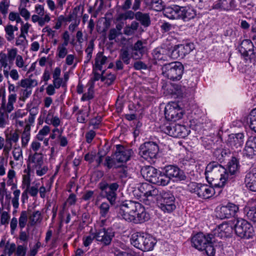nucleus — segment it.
Listing matches in <instances>:
<instances>
[{
	"mask_svg": "<svg viewBox=\"0 0 256 256\" xmlns=\"http://www.w3.org/2000/svg\"><path fill=\"white\" fill-rule=\"evenodd\" d=\"M41 219V214L39 211L34 212L29 216L30 222L31 225H34Z\"/></svg>",
	"mask_w": 256,
	"mask_h": 256,
	"instance_id": "5fc2aeb1",
	"label": "nucleus"
},
{
	"mask_svg": "<svg viewBox=\"0 0 256 256\" xmlns=\"http://www.w3.org/2000/svg\"><path fill=\"white\" fill-rule=\"evenodd\" d=\"M184 67L179 62L166 64L162 68V74L164 76L172 80H179L184 73Z\"/></svg>",
	"mask_w": 256,
	"mask_h": 256,
	"instance_id": "39448f33",
	"label": "nucleus"
},
{
	"mask_svg": "<svg viewBox=\"0 0 256 256\" xmlns=\"http://www.w3.org/2000/svg\"><path fill=\"white\" fill-rule=\"evenodd\" d=\"M16 100V94H10L8 96V102L6 106L5 110L8 113L11 112L14 109V104Z\"/></svg>",
	"mask_w": 256,
	"mask_h": 256,
	"instance_id": "e433bc0d",
	"label": "nucleus"
},
{
	"mask_svg": "<svg viewBox=\"0 0 256 256\" xmlns=\"http://www.w3.org/2000/svg\"><path fill=\"white\" fill-rule=\"evenodd\" d=\"M239 210L238 206L232 202L221 206L216 212V216L220 219L228 218L234 216Z\"/></svg>",
	"mask_w": 256,
	"mask_h": 256,
	"instance_id": "dca6fc26",
	"label": "nucleus"
},
{
	"mask_svg": "<svg viewBox=\"0 0 256 256\" xmlns=\"http://www.w3.org/2000/svg\"><path fill=\"white\" fill-rule=\"evenodd\" d=\"M158 200L159 208L164 212L170 213L176 208L175 198L170 192L162 191Z\"/></svg>",
	"mask_w": 256,
	"mask_h": 256,
	"instance_id": "6e6552de",
	"label": "nucleus"
},
{
	"mask_svg": "<svg viewBox=\"0 0 256 256\" xmlns=\"http://www.w3.org/2000/svg\"><path fill=\"white\" fill-rule=\"evenodd\" d=\"M16 250V245L14 243L8 242L5 246L4 253L8 256H12Z\"/></svg>",
	"mask_w": 256,
	"mask_h": 256,
	"instance_id": "09e8293b",
	"label": "nucleus"
},
{
	"mask_svg": "<svg viewBox=\"0 0 256 256\" xmlns=\"http://www.w3.org/2000/svg\"><path fill=\"white\" fill-rule=\"evenodd\" d=\"M16 64L18 68H22V70H28V66L25 64L23 58L20 55H18L16 59Z\"/></svg>",
	"mask_w": 256,
	"mask_h": 256,
	"instance_id": "4d7b16f0",
	"label": "nucleus"
},
{
	"mask_svg": "<svg viewBox=\"0 0 256 256\" xmlns=\"http://www.w3.org/2000/svg\"><path fill=\"white\" fill-rule=\"evenodd\" d=\"M30 174L28 172L23 175L22 186L26 188V190L28 189L30 186Z\"/></svg>",
	"mask_w": 256,
	"mask_h": 256,
	"instance_id": "338daca9",
	"label": "nucleus"
},
{
	"mask_svg": "<svg viewBox=\"0 0 256 256\" xmlns=\"http://www.w3.org/2000/svg\"><path fill=\"white\" fill-rule=\"evenodd\" d=\"M228 144L232 148H240L244 143V135L242 133L229 135Z\"/></svg>",
	"mask_w": 256,
	"mask_h": 256,
	"instance_id": "5701e85b",
	"label": "nucleus"
},
{
	"mask_svg": "<svg viewBox=\"0 0 256 256\" xmlns=\"http://www.w3.org/2000/svg\"><path fill=\"white\" fill-rule=\"evenodd\" d=\"M134 68L136 70H147L148 66L142 61H136L133 65Z\"/></svg>",
	"mask_w": 256,
	"mask_h": 256,
	"instance_id": "e2e57ef3",
	"label": "nucleus"
},
{
	"mask_svg": "<svg viewBox=\"0 0 256 256\" xmlns=\"http://www.w3.org/2000/svg\"><path fill=\"white\" fill-rule=\"evenodd\" d=\"M180 18L184 21H188L194 18L196 16V11L190 8L181 7Z\"/></svg>",
	"mask_w": 256,
	"mask_h": 256,
	"instance_id": "c756f323",
	"label": "nucleus"
},
{
	"mask_svg": "<svg viewBox=\"0 0 256 256\" xmlns=\"http://www.w3.org/2000/svg\"><path fill=\"white\" fill-rule=\"evenodd\" d=\"M130 242L137 248L147 252L153 249L156 242L154 238L148 234L136 232L132 235Z\"/></svg>",
	"mask_w": 256,
	"mask_h": 256,
	"instance_id": "7ed1b4c3",
	"label": "nucleus"
},
{
	"mask_svg": "<svg viewBox=\"0 0 256 256\" xmlns=\"http://www.w3.org/2000/svg\"><path fill=\"white\" fill-rule=\"evenodd\" d=\"M26 114V112H25L22 110H18L10 114V118L13 120H15L17 122L20 118H22Z\"/></svg>",
	"mask_w": 256,
	"mask_h": 256,
	"instance_id": "13d9d810",
	"label": "nucleus"
},
{
	"mask_svg": "<svg viewBox=\"0 0 256 256\" xmlns=\"http://www.w3.org/2000/svg\"><path fill=\"white\" fill-rule=\"evenodd\" d=\"M30 126H26L22 134V146H26L30 140Z\"/></svg>",
	"mask_w": 256,
	"mask_h": 256,
	"instance_id": "ea45409f",
	"label": "nucleus"
},
{
	"mask_svg": "<svg viewBox=\"0 0 256 256\" xmlns=\"http://www.w3.org/2000/svg\"><path fill=\"white\" fill-rule=\"evenodd\" d=\"M114 236V232L111 228H102L94 234L96 240L101 243L103 246H109Z\"/></svg>",
	"mask_w": 256,
	"mask_h": 256,
	"instance_id": "2eb2a0df",
	"label": "nucleus"
},
{
	"mask_svg": "<svg viewBox=\"0 0 256 256\" xmlns=\"http://www.w3.org/2000/svg\"><path fill=\"white\" fill-rule=\"evenodd\" d=\"M118 213L119 217L135 224L144 222L150 218L149 214L141 204L132 200L122 202L118 206Z\"/></svg>",
	"mask_w": 256,
	"mask_h": 256,
	"instance_id": "f257e3e1",
	"label": "nucleus"
},
{
	"mask_svg": "<svg viewBox=\"0 0 256 256\" xmlns=\"http://www.w3.org/2000/svg\"><path fill=\"white\" fill-rule=\"evenodd\" d=\"M0 216V222L2 225H6L8 224L10 215L8 212H2Z\"/></svg>",
	"mask_w": 256,
	"mask_h": 256,
	"instance_id": "052dcab7",
	"label": "nucleus"
},
{
	"mask_svg": "<svg viewBox=\"0 0 256 256\" xmlns=\"http://www.w3.org/2000/svg\"><path fill=\"white\" fill-rule=\"evenodd\" d=\"M158 150L156 144L148 142L140 146L139 154L145 160H150L156 158Z\"/></svg>",
	"mask_w": 256,
	"mask_h": 256,
	"instance_id": "ddd939ff",
	"label": "nucleus"
},
{
	"mask_svg": "<svg viewBox=\"0 0 256 256\" xmlns=\"http://www.w3.org/2000/svg\"><path fill=\"white\" fill-rule=\"evenodd\" d=\"M116 76L114 74L111 73L105 76H102V82H104L105 84L108 86L112 84L115 80Z\"/></svg>",
	"mask_w": 256,
	"mask_h": 256,
	"instance_id": "603ef678",
	"label": "nucleus"
},
{
	"mask_svg": "<svg viewBox=\"0 0 256 256\" xmlns=\"http://www.w3.org/2000/svg\"><path fill=\"white\" fill-rule=\"evenodd\" d=\"M48 134V126H45L40 130L36 136L37 138L39 140H43L44 137Z\"/></svg>",
	"mask_w": 256,
	"mask_h": 256,
	"instance_id": "0e129e2a",
	"label": "nucleus"
},
{
	"mask_svg": "<svg viewBox=\"0 0 256 256\" xmlns=\"http://www.w3.org/2000/svg\"><path fill=\"white\" fill-rule=\"evenodd\" d=\"M181 7L174 6L173 7H167L163 9L164 16L170 19H179L180 18Z\"/></svg>",
	"mask_w": 256,
	"mask_h": 256,
	"instance_id": "cd10ccee",
	"label": "nucleus"
},
{
	"mask_svg": "<svg viewBox=\"0 0 256 256\" xmlns=\"http://www.w3.org/2000/svg\"><path fill=\"white\" fill-rule=\"evenodd\" d=\"M117 168V173L121 179L126 178L130 177L128 168L127 166H122L116 167Z\"/></svg>",
	"mask_w": 256,
	"mask_h": 256,
	"instance_id": "37998d69",
	"label": "nucleus"
},
{
	"mask_svg": "<svg viewBox=\"0 0 256 256\" xmlns=\"http://www.w3.org/2000/svg\"><path fill=\"white\" fill-rule=\"evenodd\" d=\"M132 57H133L132 54H130L128 48H123L120 50L118 58L123 62L124 64H129Z\"/></svg>",
	"mask_w": 256,
	"mask_h": 256,
	"instance_id": "473e14b6",
	"label": "nucleus"
},
{
	"mask_svg": "<svg viewBox=\"0 0 256 256\" xmlns=\"http://www.w3.org/2000/svg\"><path fill=\"white\" fill-rule=\"evenodd\" d=\"M94 48V42L93 40L89 42L85 50V52L86 54V60L84 61L85 64L88 63L92 58V54Z\"/></svg>",
	"mask_w": 256,
	"mask_h": 256,
	"instance_id": "79ce46f5",
	"label": "nucleus"
},
{
	"mask_svg": "<svg viewBox=\"0 0 256 256\" xmlns=\"http://www.w3.org/2000/svg\"><path fill=\"white\" fill-rule=\"evenodd\" d=\"M240 167L238 160L236 157H232L228 162L227 174L230 182L234 181V178L236 176Z\"/></svg>",
	"mask_w": 256,
	"mask_h": 256,
	"instance_id": "4be33fe9",
	"label": "nucleus"
},
{
	"mask_svg": "<svg viewBox=\"0 0 256 256\" xmlns=\"http://www.w3.org/2000/svg\"><path fill=\"white\" fill-rule=\"evenodd\" d=\"M194 48V46L192 43L176 45L174 46L172 52L171 56L172 58L174 59L184 58L186 54H190Z\"/></svg>",
	"mask_w": 256,
	"mask_h": 256,
	"instance_id": "a211bd4d",
	"label": "nucleus"
},
{
	"mask_svg": "<svg viewBox=\"0 0 256 256\" xmlns=\"http://www.w3.org/2000/svg\"><path fill=\"white\" fill-rule=\"evenodd\" d=\"M28 216L26 211H22L18 219V226L22 230L26 226L28 222Z\"/></svg>",
	"mask_w": 256,
	"mask_h": 256,
	"instance_id": "a18cd8bd",
	"label": "nucleus"
},
{
	"mask_svg": "<svg viewBox=\"0 0 256 256\" xmlns=\"http://www.w3.org/2000/svg\"><path fill=\"white\" fill-rule=\"evenodd\" d=\"M151 6L156 11H160L164 9L162 0H152Z\"/></svg>",
	"mask_w": 256,
	"mask_h": 256,
	"instance_id": "680f3d73",
	"label": "nucleus"
},
{
	"mask_svg": "<svg viewBox=\"0 0 256 256\" xmlns=\"http://www.w3.org/2000/svg\"><path fill=\"white\" fill-rule=\"evenodd\" d=\"M139 189L146 198H156L158 200L160 198V193L162 192L158 188L148 183L142 184Z\"/></svg>",
	"mask_w": 256,
	"mask_h": 256,
	"instance_id": "412c9836",
	"label": "nucleus"
},
{
	"mask_svg": "<svg viewBox=\"0 0 256 256\" xmlns=\"http://www.w3.org/2000/svg\"><path fill=\"white\" fill-rule=\"evenodd\" d=\"M20 194V190H16L13 192L14 197L12 198V202L13 207L16 209L19 206V197Z\"/></svg>",
	"mask_w": 256,
	"mask_h": 256,
	"instance_id": "3c124183",
	"label": "nucleus"
},
{
	"mask_svg": "<svg viewBox=\"0 0 256 256\" xmlns=\"http://www.w3.org/2000/svg\"><path fill=\"white\" fill-rule=\"evenodd\" d=\"M144 177L151 183L164 186L162 172L152 166H145L142 169Z\"/></svg>",
	"mask_w": 256,
	"mask_h": 256,
	"instance_id": "9b49d317",
	"label": "nucleus"
},
{
	"mask_svg": "<svg viewBox=\"0 0 256 256\" xmlns=\"http://www.w3.org/2000/svg\"><path fill=\"white\" fill-rule=\"evenodd\" d=\"M4 30L6 33V38L10 42L14 38V32L18 31V28L16 26L8 24L5 27Z\"/></svg>",
	"mask_w": 256,
	"mask_h": 256,
	"instance_id": "f704fd0d",
	"label": "nucleus"
},
{
	"mask_svg": "<svg viewBox=\"0 0 256 256\" xmlns=\"http://www.w3.org/2000/svg\"><path fill=\"white\" fill-rule=\"evenodd\" d=\"M232 230V228L231 226H230L228 223H222L214 230L212 234L214 237V240H216V237L220 238L227 237L231 234Z\"/></svg>",
	"mask_w": 256,
	"mask_h": 256,
	"instance_id": "b1692460",
	"label": "nucleus"
},
{
	"mask_svg": "<svg viewBox=\"0 0 256 256\" xmlns=\"http://www.w3.org/2000/svg\"><path fill=\"white\" fill-rule=\"evenodd\" d=\"M146 43L141 40H138L134 45L132 50L134 51L132 56L136 60L140 59L146 52Z\"/></svg>",
	"mask_w": 256,
	"mask_h": 256,
	"instance_id": "393cba45",
	"label": "nucleus"
},
{
	"mask_svg": "<svg viewBox=\"0 0 256 256\" xmlns=\"http://www.w3.org/2000/svg\"><path fill=\"white\" fill-rule=\"evenodd\" d=\"M98 188L102 193L104 194L106 198L109 201L111 205L115 204L116 198V191L119 188L118 182H113L110 184L106 182H101L98 184Z\"/></svg>",
	"mask_w": 256,
	"mask_h": 256,
	"instance_id": "9d476101",
	"label": "nucleus"
},
{
	"mask_svg": "<svg viewBox=\"0 0 256 256\" xmlns=\"http://www.w3.org/2000/svg\"><path fill=\"white\" fill-rule=\"evenodd\" d=\"M254 47L252 42L250 40H244L241 42L239 52L246 62H256V52L254 50Z\"/></svg>",
	"mask_w": 256,
	"mask_h": 256,
	"instance_id": "f8f14e48",
	"label": "nucleus"
},
{
	"mask_svg": "<svg viewBox=\"0 0 256 256\" xmlns=\"http://www.w3.org/2000/svg\"><path fill=\"white\" fill-rule=\"evenodd\" d=\"M212 234H210L207 236L202 233H198L194 236L191 240L192 246L199 250H204V246L208 242H216Z\"/></svg>",
	"mask_w": 256,
	"mask_h": 256,
	"instance_id": "4468645a",
	"label": "nucleus"
},
{
	"mask_svg": "<svg viewBox=\"0 0 256 256\" xmlns=\"http://www.w3.org/2000/svg\"><path fill=\"white\" fill-rule=\"evenodd\" d=\"M63 82L61 78H55L53 80L52 84H49V96L52 95L55 92V88H59L60 86L62 87Z\"/></svg>",
	"mask_w": 256,
	"mask_h": 256,
	"instance_id": "c9c22d12",
	"label": "nucleus"
},
{
	"mask_svg": "<svg viewBox=\"0 0 256 256\" xmlns=\"http://www.w3.org/2000/svg\"><path fill=\"white\" fill-rule=\"evenodd\" d=\"M121 32L116 30L115 28H112L110 30L108 35V38L110 40H114L117 36L121 34Z\"/></svg>",
	"mask_w": 256,
	"mask_h": 256,
	"instance_id": "774afa93",
	"label": "nucleus"
},
{
	"mask_svg": "<svg viewBox=\"0 0 256 256\" xmlns=\"http://www.w3.org/2000/svg\"><path fill=\"white\" fill-rule=\"evenodd\" d=\"M134 152L132 149L126 148L121 145H116L115 159L119 162H126L130 160Z\"/></svg>",
	"mask_w": 256,
	"mask_h": 256,
	"instance_id": "aec40b11",
	"label": "nucleus"
},
{
	"mask_svg": "<svg viewBox=\"0 0 256 256\" xmlns=\"http://www.w3.org/2000/svg\"><path fill=\"white\" fill-rule=\"evenodd\" d=\"M164 115L168 120L175 122L182 118L183 112L176 104H172L166 106Z\"/></svg>",
	"mask_w": 256,
	"mask_h": 256,
	"instance_id": "f3484780",
	"label": "nucleus"
},
{
	"mask_svg": "<svg viewBox=\"0 0 256 256\" xmlns=\"http://www.w3.org/2000/svg\"><path fill=\"white\" fill-rule=\"evenodd\" d=\"M43 163V156L42 153L35 152L32 154L30 152L28 160V170L31 171L40 168L42 167Z\"/></svg>",
	"mask_w": 256,
	"mask_h": 256,
	"instance_id": "6ab92c4d",
	"label": "nucleus"
},
{
	"mask_svg": "<svg viewBox=\"0 0 256 256\" xmlns=\"http://www.w3.org/2000/svg\"><path fill=\"white\" fill-rule=\"evenodd\" d=\"M8 124V114L1 113L0 114V128H4Z\"/></svg>",
	"mask_w": 256,
	"mask_h": 256,
	"instance_id": "bf43d9fd",
	"label": "nucleus"
},
{
	"mask_svg": "<svg viewBox=\"0 0 256 256\" xmlns=\"http://www.w3.org/2000/svg\"><path fill=\"white\" fill-rule=\"evenodd\" d=\"M7 58L10 64H12L14 59L18 57V50L16 48H8L7 50Z\"/></svg>",
	"mask_w": 256,
	"mask_h": 256,
	"instance_id": "c03bdc74",
	"label": "nucleus"
},
{
	"mask_svg": "<svg viewBox=\"0 0 256 256\" xmlns=\"http://www.w3.org/2000/svg\"><path fill=\"white\" fill-rule=\"evenodd\" d=\"M164 186L168 185L170 180L174 182L184 180L186 176L184 172L176 165L166 166L162 168Z\"/></svg>",
	"mask_w": 256,
	"mask_h": 256,
	"instance_id": "20e7f679",
	"label": "nucleus"
},
{
	"mask_svg": "<svg viewBox=\"0 0 256 256\" xmlns=\"http://www.w3.org/2000/svg\"><path fill=\"white\" fill-rule=\"evenodd\" d=\"M214 242H208L207 244L204 246V250H205L206 253L208 256H214L215 254V248L212 244Z\"/></svg>",
	"mask_w": 256,
	"mask_h": 256,
	"instance_id": "6e6d98bb",
	"label": "nucleus"
},
{
	"mask_svg": "<svg viewBox=\"0 0 256 256\" xmlns=\"http://www.w3.org/2000/svg\"><path fill=\"white\" fill-rule=\"evenodd\" d=\"M247 218L256 222V208L254 206H246L244 209Z\"/></svg>",
	"mask_w": 256,
	"mask_h": 256,
	"instance_id": "72a5a7b5",
	"label": "nucleus"
},
{
	"mask_svg": "<svg viewBox=\"0 0 256 256\" xmlns=\"http://www.w3.org/2000/svg\"><path fill=\"white\" fill-rule=\"evenodd\" d=\"M162 131L172 136L180 138L187 136L190 132L186 126L175 123L166 124L162 127Z\"/></svg>",
	"mask_w": 256,
	"mask_h": 256,
	"instance_id": "1a4fd4ad",
	"label": "nucleus"
},
{
	"mask_svg": "<svg viewBox=\"0 0 256 256\" xmlns=\"http://www.w3.org/2000/svg\"><path fill=\"white\" fill-rule=\"evenodd\" d=\"M154 58V64H156V60L158 61H166L168 58V55L166 50L162 48H154L152 52Z\"/></svg>",
	"mask_w": 256,
	"mask_h": 256,
	"instance_id": "c85d7f7f",
	"label": "nucleus"
},
{
	"mask_svg": "<svg viewBox=\"0 0 256 256\" xmlns=\"http://www.w3.org/2000/svg\"><path fill=\"white\" fill-rule=\"evenodd\" d=\"M7 184L12 186V188L16 187V185L14 182V179L16 178V172L14 170H10L8 173Z\"/></svg>",
	"mask_w": 256,
	"mask_h": 256,
	"instance_id": "8fccbe9b",
	"label": "nucleus"
},
{
	"mask_svg": "<svg viewBox=\"0 0 256 256\" xmlns=\"http://www.w3.org/2000/svg\"><path fill=\"white\" fill-rule=\"evenodd\" d=\"M244 154L248 158H252L256 155V137H250L247 140Z\"/></svg>",
	"mask_w": 256,
	"mask_h": 256,
	"instance_id": "a878e982",
	"label": "nucleus"
},
{
	"mask_svg": "<svg viewBox=\"0 0 256 256\" xmlns=\"http://www.w3.org/2000/svg\"><path fill=\"white\" fill-rule=\"evenodd\" d=\"M136 20L144 27L148 26L150 24V18L148 14L142 13L141 12H136Z\"/></svg>",
	"mask_w": 256,
	"mask_h": 256,
	"instance_id": "7c9ffc66",
	"label": "nucleus"
},
{
	"mask_svg": "<svg viewBox=\"0 0 256 256\" xmlns=\"http://www.w3.org/2000/svg\"><path fill=\"white\" fill-rule=\"evenodd\" d=\"M206 178L208 182L219 180L215 183L219 187H223L230 182L228 177L227 170L218 162H212L209 163L206 168Z\"/></svg>",
	"mask_w": 256,
	"mask_h": 256,
	"instance_id": "f03ea898",
	"label": "nucleus"
},
{
	"mask_svg": "<svg viewBox=\"0 0 256 256\" xmlns=\"http://www.w3.org/2000/svg\"><path fill=\"white\" fill-rule=\"evenodd\" d=\"M188 190L192 193L196 194L198 197L206 199L214 194V189L207 184L191 182L188 185Z\"/></svg>",
	"mask_w": 256,
	"mask_h": 256,
	"instance_id": "423d86ee",
	"label": "nucleus"
},
{
	"mask_svg": "<svg viewBox=\"0 0 256 256\" xmlns=\"http://www.w3.org/2000/svg\"><path fill=\"white\" fill-rule=\"evenodd\" d=\"M234 230L238 236L246 239L252 238L254 232V228L250 224L242 218L236 219Z\"/></svg>",
	"mask_w": 256,
	"mask_h": 256,
	"instance_id": "0eeeda50",
	"label": "nucleus"
},
{
	"mask_svg": "<svg viewBox=\"0 0 256 256\" xmlns=\"http://www.w3.org/2000/svg\"><path fill=\"white\" fill-rule=\"evenodd\" d=\"M244 184L250 190L256 192V170H253L246 174Z\"/></svg>",
	"mask_w": 256,
	"mask_h": 256,
	"instance_id": "bb28decb",
	"label": "nucleus"
},
{
	"mask_svg": "<svg viewBox=\"0 0 256 256\" xmlns=\"http://www.w3.org/2000/svg\"><path fill=\"white\" fill-rule=\"evenodd\" d=\"M12 154L14 160L18 162V164L23 162L22 150L20 146L14 147Z\"/></svg>",
	"mask_w": 256,
	"mask_h": 256,
	"instance_id": "58836bf2",
	"label": "nucleus"
},
{
	"mask_svg": "<svg viewBox=\"0 0 256 256\" xmlns=\"http://www.w3.org/2000/svg\"><path fill=\"white\" fill-rule=\"evenodd\" d=\"M116 161V160H114L110 156H107L105 158L103 164L104 166H106L108 169L110 170L112 167H116L115 166Z\"/></svg>",
	"mask_w": 256,
	"mask_h": 256,
	"instance_id": "864d4df0",
	"label": "nucleus"
},
{
	"mask_svg": "<svg viewBox=\"0 0 256 256\" xmlns=\"http://www.w3.org/2000/svg\"><path fill=\"white\" fill-rule=\"evenodd\" d=\"M106 56H103L102 53L101 52H98L95 58V62L93 70H102V66L106 64Z\"/></svg>",
	"mask_w": 256,
	"mask_h": 256,
	"instance_id": "2f4dec72",
	"label": "nucleus"
},
{
	"mask_svg": "<svg viewBox=\"0 0 256 256\" xmlns=\"http://www.w3.org/2000/svg\"><path fill=\"white\" fill-rule=\"evenodd\" d=\"M223 10H228L236 7L234 0H220Z\"/></svg>",
	"mask_w": 256,
	"mask_h": 256,
	"instance_id": "de8ad7c7",
	"label": "nucleus"
},
{
	"mask_svg": "<svg viewBox=\"0 0 256 256\" xmlns=\"http://www.w3.org/2000/svg\"><path fill=\"white\" fill-rule=\"evenodd\" d=\"M8 60L7 58V56L6 54L0 53V64L2 67L4 68H8Z\"/></svg>",
	"mask_w": 256,
	"mask_h": 256,
	"instance_id": "69168bd1",
	"label": "nucleus"
},
{
	"mask_svg": "<svg viewBox=\"0 0 256 256\" xmlns=\"http://www.w3.org/2000/svg\"><path fill=\"white\" fill-rule=\"evenodd\" d=\"M37 84V82L35 80L31 78H26L20 80V86L24 89L32 90V88L35 86Z\"/></svg>",
	"mask_w": 256,
	"mask_h": 256,
	"instance_id": "4c0bfd02",
	"label": "nucleus"
},
{
	"mask_svg": "<svg viewBox=\"0 0 256 256\" xmlns=\"http://www.w3.org/2000/svg\"><path fill=\"white\" fill-rule=\"evenodd\" d=\"M227 152L222 148H218L213 152V156L216 160L220 161L223 160V158L226 154Z\"/></svg>",
	"mask_w": 256,
	"mask_h": 256,
	"instance_id": "49530a36",
	"label": "nucleus"
},
{
	"mask_svg": "<svg viewBox=\"0 0 256 256\" xmlns=\"http://www.w3.org/2000/svg\"><path fill=\"white\" fill-rule=\"evenodd\" d=\"M110 208V205L108 202H102L100 206V216L104 218L108 217Z\"/></svg>",
	"mask_w": 256,
	"mask_h": 256,
	"instance_id": "a19ab883",
	"label": "nucleus"
}]
</instances>
